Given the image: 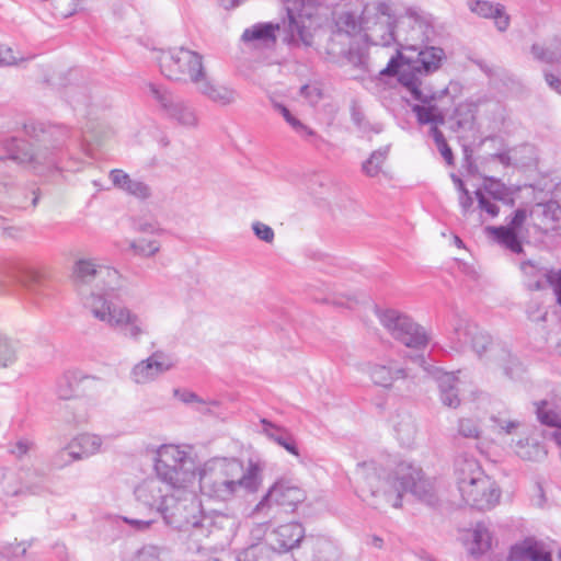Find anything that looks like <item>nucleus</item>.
Instances as JSON below:
<instances>
[{
    "label": "nucleus",
    "instance_id": "11",
    "mask_svg": "<svg viewBox=\"0 0 561 561\" xmlns=\"http://www.w3.org/2000/svg\"><path fill=\"white\" fill-rule=\"evenodd\" d=\"M184 486L174 488L160 516L165 525L180 530L192 531L194 536L202 513L197 496Z\"/></svg>",
    "mask_w": 561,
    "mask_h": 561
},
{
    "label": "nucleus",
    "instance_id": "23",
    "mask_svg": "<svg viewBox=\"0 0 561 561\" xmlns=\"http://www.w3.org/2000/svg\"><path fill=\"white\" fill-rule=\"evenodd\" d=\"M529 217L538 231H554L561 226V206L551 196L547 201H536L529 210Z\"/></svg>",
    "mask_w": 561,
    "mask_h": 561
},
{
    "label": "nucleus",
    "instance_id": "60",
    "mask_svg": "<svg viewBox=\"0 0 561 561\" xmlns=\"http://www.w3.org/2000/svg\"><path fill=\"white\" fill-rule=\"evenodd\" d=\"M351 117L353 123L363 131L367 129L368 123L365 119L364 113L356 106L352 107Z\"/></svg>",
    "mask_w": 561,
    "mask_h": 561
},
{
    "label": "nucleus",
    "instance_id": "19",
    "mask_svg": "<svg viewBox=\"0 0 561 561\" xmlns=\"http://www.w3.org/2000/svg\"><path fill=\"white\" fill-rule=\"evenodd\" d=\"M175 366L173 357L163 351L153 352L148 358L138 362L130 370V379L136 385H148Z\"/></svg>",
    "mask_w": 561,
    "mask_h": 561
},
{
    "label": "nucleus",
    "instance_id": "29",
    "mask_svg": "<svg viewBox=\"0 0 561 561\" xmlns=\"http://www.w3.org/2000/svg\"><path fill=\"white\" fill-rule=\"evenodd\" d=\"M512 561H552L551 552L545 543L534 539H526L512 547L510 552Z\"/></svg>",
    "mask_w": 561,
    "mask_h": 561
},
{
    "label": "nucleus",
    "instance_id": "44",
    "mask_svg": "<svg viewBox=\"0 0 561 561\" xmlns=\"http://www.w3.org/2000/svg\"><path fill=\"white\" fill-rule=\"evenodd\" d=\"M537 420L540 424L561 430V411L546 400L535 402Z\"/></svg>",
    "mask_w": 561,
    "mask_h": 561
},
{
    "label": "nucleus",
    "instance_id": "56",
    "mask_svg": "<svg viewBox=\"0 0 561 561\" xmlns=\"http://www.w3.org/2000/svg\"><path fill=\"white\" fill-rule=\"evenodd\" d=\"M366 305H367V308H365L363 310V312L373 311L375 313V316H391V317L403 316L401 312L396 311L393 309H383L379 305L371 301L370 299H368L366 301ZM347 308L352 311L362 312L360 309H356V308L352 307L351 305H348Z\"/></svg>",
    "mask_w": 561,
    "mask_h": 561
},
{
    "label": "nucleus",
    "instance_id": "5",
    "mask_svg": "<svg viewBox=\"0 0 561 561\" xmlns=\"http://www.w3.org/2000/svg\"><path fill=\"white\" fill-rule=\"evenodd\" d=\"M30 139L10 138L4 141L5 157H0V164L13 161L35 172L44 169L59 168V159L69 130L61 125L30 123L24 125Z\"/></svg>",
    "mask_w": 561,
    "mask_h": 561
},
{
    "label": "nucleus",
    "instance_id": "25",
    "mask_svg": "<svg viewBox=\"0 0 561 561\" xmlns=\"http://www.w3.org/2000/svg\"><path fill=\"white\" fill-rule=\"evenodd\" d=\"M465 152H467V150ZM465 161L467 164V170L471 175L483 176L484 182L480 188H482L486 196L491 197L493 201L502 202L505 205L514 206L515 198L510 187H507L500 180L483 175L480 171V165L474 163L468 153H466Z\"/></svg>",
    "mask_w": 561,
    "mask_h": 561
},
{
    "label": "nucleus",
    "instance_id": "3",
    "mask_svg": "<svg viewBox=\"0 0 561 561\" xmlns=\"http://www.w3.org/2000/svg\"><path fill=\"white\" fill-rule=\"evenodd\" d=\"M154 470L157 477L139 482L134 496L139 505L160 515L173 489L194 478V462L179 446L163 445L157 450Z\"/></svg>",
    "mask_w": 561,
    "mask_h": 561
},
{
    "label": "nucleus",
    "instance_id": "40",
    "mask_svg": "<svg viewBox=\"0 0 561 561\" xmlns=\"http://www.w3.org/2000/svg\"><path fill=\"white\" fill-rule=\"evenodd\" d=\"M79 371H67L57 381L56 394L60 400L72 401L79 399L77 390L79 382L84 379Z\"/></svg>",
    "mask_w": 561,
    "mask_h": 561
},
{
    "label": "nucleus",
    "instance_id": "46",
    "mask_svg": "<svg viewBox=\"0 0 561 561\" xmlns=\"http://www.w3.org/2000/svg\"><path fill=\"white\" fill-rule=\"evenodd\" d=\"M389 147H382L371 152L370 157L363 162V172L370 178L376 176L387 159Z\"/></svg>",
    "mask_w": 561,
    "mask_h": 561
},
{
    "label": "nucleus",
    "instance_id": "45",
    "mask_svg": "<svg viewBox=\"0 0 561 561\" xmlns=\"http://www.w3.org/2000/svg\"><path fill=\"white\" fill-rule=\"evenodd\" d=\"M18 360V342L0 332V369L11 367Z\"/></svg>",
    "mask_w": 561,
    "mask_h": 561
},
{
    "label": "nucleus",
    "instance_id": "36",
    "mask_svg": "<svg viewBox=\"0 0 561 561\" xmlns=\"http://www.w3.org/2000/svg\"><path fill=\"white\" fill-rule=\"evenodd\" d=\"M346 41L336 44H328L327 53L332 56V58L343 56L353 66L364 68L367 59L366 51L358 45L354 46L353 44H348V48L346 49Z\"/></svg>",
    "mask_w": 561,
    "mask_h": 561
},
{
    "label": "nucleus",
    "instance_id": "64",
    "mask_svg": "<svg viewBox=\"0 0 561 561\" xmlns=\"http://www.w3.org/2000/svg\"><path fill=\"white\" fill-rule=\"evenodd\" d=\"M15 61L12 50L0 46V66L12 65Z\"/></svg>",
    "mask_w": 561,
    "mask_h": 561
},
{
    "label": "nucleus",
    "instance_id": "7",
    "mask_svg": "<svg viewBox=\"0 0 561 561\" xmlns=\"http://www.w3.org/2000/svg\"><path fill=\"white\" fill-rule=\"evenodd\" d=\"M312 24L310 15L286 7V18L280 23L256 24L243 32L242 39L273 44L276 41L275 32H278L283 41L289 45L310 47L313 44Z\"/></svg>",
    "mask_w": 561,
    "mask_h": 561
},
{
    "label": "nucleus",
    "instance_id": "2",
    "mask_svg": "<svg viewBox=\"0 0 561 561\" xmlns=\"http://www.w3.org/2000/svg\"><path fill=\"white\" fill-rule=\"evenodd\" d=\"M357 491L364 502L374 508L402 505L404 493L411 492L427 505L434 506L437 496L433 483L424 479L421 468L400 461L393 469H386L374 461L363 462L356 469Z\"/></svg>",
    "mask_w": 561,
    "mask_h": 561
},
{
    "label": "nucleus",
    "instance_id": "24",
    "mask_svg": "<svg viewBox=\"0 0 561 561\" xmlns=\"http://www.w3.org/2000/svg\"><path fill=\"white\" fill-rule=\"evenodd\" d=\"M334 554L332 542L322 536H306L299 549L296 550L295 561H331Z\"/></svg>",
    "mask_w": 561,
    "mask_h": 561
},
{
    "label": "nucleus",
    "instance_id": "32",
    "mask_svg": "<svg viewBox=\"0 0 561 561\" xmlns=\"http://www.w3.org/2000/svg\"><path fill=\"white\" fill-rule=\"evenodd\" d=\"M337 31L330 38L329 44L348 41L350 36L363 33L362 14L357 15L350 11L340 13L335 22Z\"/></svg>",
    "mask_w": 561,
    "mask_h": 561
},
{
    "label": "nucleus",
    "instance_id": "6",
    "mask_svg": "<svg viewBox=\"0 0 561 561\" xmlns=\"http://www.w3.org/2000/svg\"><path fill=\"white\" fill-rule=\"evenodd\" d=\"M263 466L249 460L243 470L238 460L213 459L199 470V490L204 496L226 502L234 497L239 489L256 492L262 483Z\"/></svg>",
    "mask_w": 561,
    "mask_h": 561
},
{
    "label": "nucleus",
    "instance_id": "1",
    "mask_svg": "<svg viewBox=\"0 0 561 561\" xmlns=\"http://www.w3.org/2000/svg\"><path fill=\"white\" fill-rule=\"evenodd\" d=\"M411 28L410 37L398 42L396 56L391 57L387 67L380 71L386 76H398V80L417 102L427 103L431 100L448 95V88L435 91L424 82V77L437 71L446 58L443 48L424 44L423 36L428 37L432 26L419 15L410 13L405 21Z\"/></svg>",
    "mask_w": 561,
    "mask_h": 561
},
{
    "label": "nucleus",
    "instance_id": "62",
    "mask_svg": "<svg viewBox=\"0 0 561 561\" xmlns=\"http://www.w3.org/2000/svg\"><path fill=\"white\" fill-rule=\"evenodd\" d=\"M124 523L131 526L134 529L142 531L146 529H149L153 523V520H144V519H135V518H128L123 517Z\"/></svg>",
    "mask_w": 561,
    "mask_h": 561
},
{
    "label": "nucleus",
    "instance_id": "35",
    "mask_svg": "<svg viewBox=\"0 0 561 561\" xmlns=\"http://www.w3.org/2000/svg\"><path fill=\"white\" fill-rule=\"evenodd\" d=\"M446 95H443L440 99L431 100L427 103L420 102L421 104L412 105V112L415 114L417 122L422 125H443L445 123L446 110L440 108L433 102L440 101Z\"/></svg>",
    "mask_w": 561,
    "mask_h": 561
},
{
    "label": "nucleus",
    "instance_id": "42",
    "mask_svg": "<svg viewBox=\"0 0 561 561\" xmlns=\"http://www.w3.org/2000/svg\"><path fill=\"white\" fill-rule=\"evenodd\" d=\"M393 427L402 445L410 446L413 443L416 435V425L411 414H397Z\"/></svg>",
    "mask_w": 561,
    "mask_h": 561
},
{
    "label": "nucleus",
    "instance_id": "48",
    "mask_svg": "<svg viewBox=\"0 0 561 561\" xmlns=\"http://www.w3.org/2000/svg\"><path fill=\"white\" fill-rule=\"evenodd\" d=\"M271 550L268 545H252L239 554L238 561H270Z\"/></svg>",
    "mask_w": 561,
    "mask_h": 561
},
{
    "label": "nucleus",
    "instance_id": "20",
    "mask_svg": "<svg viewBox=\"0 0 561 561\" xmlns=\"http://www.w3.org/2000/svg\"><path fill=\"white\" fill-rule=\"evenodd\" d=\"M305 529L299 523H287L275 527L266 535V542L273 551L286 553L299 549L305 539Z\"/></svg>",
    "mask_w": 561,
    "mask_h": 561
},
{
    "label": "nucleus",
    "instance_id": "31",
    "mask_svg": "<svg viewBox=\"0 0 561 561\" xmlns=\"http://www.w3.org/2000/svg\"><path fill=\"white\" fill-rule=\"evenodd\" d=\"M428 366L431 367L432 371V374H428V376H434L437 379L443 404L449 408H457L460 403L457 389L458 379L454 376V374H439L437 368L431 366L430 364ZM425 377H427V375Z\"/></svg>",
    "mask_w": 561,
    "mask_h": 561
},
{
    "label": "nucleus",
    "instance_id": "37",
    "mask_svg": "<svg viewBox=\"0 0 561 561\" xmlns=\"http://www.w3.org/2000/svg\"><path fill=\"white\" fill-rule=\"evenodd\" d=\"M90 417V403L87 399L80 398L65 404L61 419L65 423L71 425H81L88 422Z\"/></svg>",
    "mask_w": 561,
    "mask_h": 561
},
{
    "label": "nucleus",
    "instance_id": "18",
    "mask_svg": "<svg viewBox=\"0 0 561 561\" xmlns=\"http://www.w3.org/2000/svg\"><path fill=\"white\" fill-rule=\"evenodd\" d=\"M382 325L393 339L408 347H423L428 343L427 331L412 318H380Z\"/></svg>",
    "mask_w": 561,
    "mask_h": 561
},
{
    "label": "nucleus",
    "instance_id": "12",
    "mask_svg": "<svg viewBox=\"0 0 561 561\" xmlns=\"http://www.w3.org/2000/svg\"><path fill=\"white\" fill-rule=\"evenodd\" d=\"M363 370L375 385L383 388L392 387L393 381L397 379H409L415 382L432 374L431 367L422 354L405 356L402 366L393 365L392 360L388 364L367 363L364 365Z\"/></svg>",
    "mask_w": 561,
    "mask_h": 561
},
{
    "label": "nucleus",
    "instance_id": "8",
    "mask_svg": "<svg viewBox=\"0 0 561 561\" xmlns=\"http://www.w3.org/2000/svg\"><path fill=\"white\" fill-rule=\"evenodd\" d=\"M457 485L462 500L479 511L493 508L501 492L495 482L486 477L473 459L459 461L456 467Z\"/></svg>",
    "mask_w": 561,
    "mask_h": 561
},
{
    "label": "nucleus",
    "instance_id": "4",
    "mask_svg": "<svg viewBox=\"0 0 561 561\" xmlns=\"http://www.w3.org/2000/svg\"><path fill=\"white\" fill-rule=\"evenodd\" d=\"M121 275L91 259H80L73 266V282L83 307L93 316H131L117 290Z\"/></svg>",
    "mask_w": 561,
    "mask_h": 561
},
{
    "label": "nucleus",
    "instance_id": "52",
    "mask_svg": "<svg viewBox=\"0 0 561 561\" xmlns=\"http://www.w3.org/2000/svg\"><path fill=\"white\" fill-rule=\"evenodd\" d=\"M30 546L31 543L28 541L4 542L0 547V553L7 558H19L25 554Z\"/></svg>",
    "mask_w": 561,
    "mask_h": 561
},
{
    "label": "nucleus",
    "instance_id": "53",
    "mask_svg": "<svg viewBox=\"0 0 561 561\" xmlns=\"http://www.w3.org/2000/svg\"><path fill=\"white\" fill-rule=\"evenodd\" d=\"M163 551L164 550L158 546H144L137 552L135 561H163L161 557Z\"/></svg>",
    "mask_w": 561,
    "mask_h": 561
},
{
    "label": "nucleus",
    "instance_id": "59",
    "mask_svg": "<svg viewBox=\"0 0 561 561\" xmlns=\"http://www.w3.org/2000/svg\"><path fill=\"white\" fill-rule=\"evenodd\" d=\"M491 421L494 423L496 427H499L501 431H504L507 434H511L519 425V423L516 421H508L496 415H492Z\"/></svg>",
    "mask_w": 561,
    "mask_h": 561
},
{
    "label": "nucleus",
    "instance_id": "39",
    "mask_svg": "<svg viewBox=\"0 0 561 561\" xmlns=\"http://www.w3.org/2000/svg\"><path fill=\"white\" fill-rule=\"evenodd\" d=\"M20 472H23L22 477V496L37 495L44 492L46 474L32 468H20Z\"/></svg>",
    "mask_w": 561,
    "mask_h": 561
},
{
    "label": "nucleus",
    "instance_id": "54",
    "mask_svg": "<svg viewBox=\"0 0 561 561\" xmlns=\"http://www.w3.org/2000/svg\"><path fill=\"white\" fill-rule=\"evenodd\" d=\"M458 433L466 438H479L481 430L473 419H460Z\"/></svg>",
    "mask_w": 561,
    "mask_h": 561
},
{
    "label": "nucleus",
    "instance_id": "57",
    "mask_svg": "<svg viewBox=\"0 0 561 561\" xmlns=\"http://www.w3.org/2000/svg\"><path fill=\"white\" fill-rule=\"evenodd\" d=\"M252 230H253L254 234L256 236V238H259L260 240H262L266 243L273 242L275 234H274V230L270 226H267L261 221H254L252 224Z\"/></svg>",
    "mask_w": 561,
    "mask_h": 561
},
{
    "label": "nucleus",
    "instance_id": "49",
    "mask_svg": "<svg viewBox=\"0 0 561 561\" xmlns=\"http://www.w3.org/2000/svg\"><path fill=\"white\" fill-rule=\"evenodd\" d=\"M282 116L302 138L310 141L318 138L316 131L301 123L297 117H295L288 108H282Z\"/></svg>",
    "mask_w": 561,
    "mask_h": 561
},
{
    "label": "nucleus",
    "instance_id": "51",
    "mask_svg": "<svg viewBox=\"0 0 561 561\" xmlns=\"http://www.w3.org/2000/svg\"><path fill=\"white\" fill-rule=\"evenodd\" d=\"M477 202H478V208L481 211L486 213L491 218H495L499 216L500 208L499 206L493 203L491 197L486 196L482 188H478L474 192Z\"/></svg>",
    "mask_w": 561,
    "mask_h": 561
},
{
    "label": "nucleus",
    "instance_id": "13",
    "mask_svg": "<svg viewBox=\"0 0 561 561\" xmlns=\"http://www.w3.org/2000/svg\"><path fill=\"white\" fill-rule=\"evenodd\" d=\"M148 89L168 119L185 128H195L198 125L196 111L190 101L163 85L148 83Z\"/></svg>",
    "mask_w": 561,
    "mask_h": 561
},
{
    "label": "nucleus",
    "instance_id": "17",
    "mask_svg": "<svg viewBox=\"0 0 561 561\" xmlns=\"http://www.w3.org/2000/svg\"><path fill=\"white\" fill-rule=\"evenodd\" d=\"M527 218V210L517 208L513 215L507 218L504 226H488L485 232L491 236L499 244L508 249L513 253L522 254L524 249L519 238V230Z\"/></svg>",
    "mask_w": 561,
    "mask_h": 561
},
{
    "label": "nucleus",
    "instance_id": "34",
    "mask_svg": "<svg viewBox=\"0 0 561 561\" xmlns=\"http://www.w3.org/2000/svg\"><path fill=\"white\" fill-rule=\"evenodd\" d=\"M260 423L262 425V433H264L271 440L285 448L289 454L299 457L296 440L288 431L266 419H261Z\"/></svg>",
    "mask_w": 561,
    "mask_h": 561
},
{
    "label": "nucleus",
    "instance_id": "16",
    "mask_svg": "<svg viewBox=\"0 0 561 561\" xmlns=\"http://www.w3.org/2000/svg\"><path fill=\"white\" fill-rule=\"evenodd\" d=\"M456 333L460 342L471 343L473 351L480 358L486 355V358L490 360L505 363L511 356L510 351L504 344L494 343L490 334L476 324L468 322L463 328L458 325Z\"/></svg>",
    "mask_w": 561,
    "mask_h": 561
},
{
    "label": "nucleus",
    "instance_id": "58",
    "mask_svg": "<svg viewBox=\"0 0 561 561\" xmlns=\"http://www.w3.org/2000/svg\"><path fill=\"white\" fill-rule=\"evenodd\" d=\"M473 198L468 190H463L459 195V206L465 217L469 216L472 210Z\"/></svg>",
    "mask_w": 561,
    "mask_h": 561
},
{
    "label": "nucleus",
    "instance_id": "26",
    "mask_svg": "<svg viewBox=\"0 0 561 561\" xmlns=\"http://www.w3.org/2000/svg\"><path fill=\"white\" fill-rule=\"evenodd\" d=\"M101 446L102 438L99 435L84 433L72 438L60 455L68 456L69 461L82 460L95 455Z\"/></svg>",
    "mask_w": 561,
    "mask_h": 561
},
{
    "label": "nucleus",
    "instance_id": "15",
    "mask_svg": "<svg viewBox=\"0 0 561 561\" xmlns=\"http://www.w3.org/2000/svg\"><path fill=\"white\" fill-rule=\"evenodd\" d=\"M522 284L529 291H541L551 287L557 304L561 306V268L550 267L541 260H523L519 263Z\"/></svg>",
    "mask_w": 561,
    "mask_h": 561
},
{
    "label": "nucleus",
    "instance_id": "22",
    "mask_svg": "<svg viewBox=\"0 0 561 561\" xmlns=\"http://www.w3.org/2000/svg\"><path fill=\"white\" fill-rule=\"evenodd\" d=\"M531 54L535 59L556 66L554 72L545 71L547 84L561 94V41L554 39L549 45L534 44Z\"/></svg>",
    "mask_w": 561,
    "mask_h": 561
},
{
    "label": "nucleus",
    "instance_id": "33",
    "mask_svg": "<svg viewBox=\"0 0 561 561\" xmlns=\"http://www.w3.org/2000/svg\"><path fill=\"white\" fill-rule=\"evenodd\" d=\"M22 477L20 468L0 466V499L22 496Z\"/></svg>",
    "mask_w": 561,
    "mask_h": 561
},
{
    "label": "nucleus",
    "instance_id": "38",
    "mask_svg": "<svg viewBox=\"0 0 561 561\" xmlns=\"http://www.w3.org/2000/svg\"><path fill=\"white\" fill-rule=\"evenodd\" d=\"M492 546L490 530L484 524H477L471 533V540L468 543V552L473 559L486 553Z\"/></svg>",
    "mask_w": 561,
    "mask_h": 561
},
{
    "label": "nucleus",
    "instance_id": "14",
    "mask_svg": "<svg viewBox=\"0 0 561 561\" xmlns=\"http://www.w3.org/2000/svg\"><path fill=\"white\" fill-rule=\"evenodd\" d=\"M307 499L306 491L288 479H279L270 486L267 493L255 505L252 514L271 516L273 505L280 506L285 511L294 512L296 507Z\"/></svg>",
    "mask_w": 561,
    "mask_h": 561
},
{
    "label": "nucleus",
    "instance_id": "43",
    "mask_svg": "<svg viewBox=\"0 0 561 561\" xmlns=\"http://www.w3.org/2000/svg\"><path fill=\"white\" fill-rule=\"evenodd\" d=\"M16 278L24 288L34 294L44 293L48 287L45 276L33 268L21 270Z\"/></svg>",
    "mask_w": 561,
    "mask_h": 561
},
{
    "label": "nucleus",
    "instance_id": "21",
    "mask_svg": "<svg viewBox=\"0 0 561 561\" xmlns=\"http://www.w3.org/2000/svg\"><path fill=\"white\" fill-rule=\"evenodd\" d=\"M234 527L236 519L233 516L216 511L209 514L202 512L194 536L214 537L215 540L227 539Z\"/></svg>",
    "mask_w": 561,
    "mask_h": 561
},
{
    "label": "nucleus",
    "instance_id": "61",
    "mask_svg": "<svg viewBox=\"0 0 561 561\" xmlns=\"http://www.w3.org/2000/svg\"><path fill=\"white\" fill-rule=\"evenodd\" d=\"M135 229L139 232L156 233L159 231L156 221L138 220L135 222Z\"/></svg>",
    "mask_w": 561,
    "mask_h": 561
},
{
    "label": "nucleus",
    "instance_id": "10",
    "mask_svg": "<svg viewBox=\"0 0 561 561\" xmlns=\"http://www.w3.org/2000/svg\"><path fill=\"white\" fill-rule=\"evenodd\" d=\"M161 73L169 80L187 82L195 87L207 73L203 56L185 47L161 50L157 57Z\"/></svg>",
    "mask_w": 561,
    "mask_h": 561
},
{
    "label": "nucleus",
    "instance_id": "47",
    "mask_svg": "<svg viewBox=\"0 0 561 561\" xmlns=\"http://www.w3.org/2000/svg\"><path fill=\"white\" fill-rule=\"evenodd\" d=\"M174 397H176L179 400H181L183 403H198L202 407L197 409L198 412L203 414H211L213 411L210 407H218L219 402L217 400H210L206 401L198 397L195 392L188 391V390H180L174 389L173 391Z\"/></svg>",
    "mask_w": 561,
    "mask_h": 561
},
{
    "label": "nucleus",
    "instance_id": "9",
    "mask_svg": "<svg viewBox=\"0 0 561 561\" xmlns=\"http://www.w3.org/2000/svg\"><path fill=\"white\" fill-rule=\"evenodd\" d=\"M396 16L388 1H374L362 10L364 39L375 46H389L400 41V31H394Z\"/></svg>",
    "mask_w": 561,
    "mask_h": 561
},
{
    "label": "nucleus",
    "instance_id": "55",
    "mask_svg": "<svg viewBox=\"0 0 561 561\" xmlns=\"http://www.w3.org/2000/svg\"><path fill=\"white\" fill-rule=\"evenodd\" d=\"M33 447L34 443L31 439L21 437L16 442L9 445V453L15 458L21 459L27 455V453L32 450Z\"/></svg>",
    "mask_w": 561,
    "mask_h": 561
},
{
    "label": "nucleus",
    "instance_id": "41",
    "mask_svg": "<svg viewBox=\"0 0 561 561\" xmlns=\"http://www.w3.org/2000/svg\"><path fill=\"white\" fill-rule=\"evenodd\" d=\"M107 320V325L118 334L137 340L144 333L139 318H101Z\"/></svg>",
    "mask_w": 561,
    "mask_h": 561
},
{
    "label": "nucleus",
    "instance_id": "63",
    "mask_svg": "<svg viewBox=\"0 0 561 561\" xmlns=\"http://www.w3.org/2000/svg\"><path fill=\"white\" fill-rule=\"evenodd\" d=\"M82 142L91 144V142H100L99 135H94V124H88L87 128L82 131Z\"/></svg>",
    "mask_w": 561,
    "mask_h": 561
},
{
    "label": "nucleus",
    "instance_id": "50",
    "mask_svg": "<svg viewBox=\"0 0 561 561\" xmlns=\"http://www.w3.org/2000/svg\"><path fill=\"white\" fill-rule=\"evenodd\" d=\"M129 248L136 255L150 257L160 251V243L156 240L140 239L138 241H131Z\"/></svg>",
    "mask_w": 561,
    "mask_h": 561
},
{
    "label": "nucleus",
    "instance_id": "28",
    "mask_svg": "<svg viewBox=\"0 0 561 561\" xmlns=\"http://www.w3.org/2000/svg\"><path fill=\"white\" fill-rule=\"evenodd\" d=\"M108 179L114 187L135 198L144 201L151 196V188L147 183L138 179H133L128 173L121 169L111 170Z\"/></svg>",
    "mask_w": 561,
    "mask_h": 561
},
{
    "label": "nucleus",
    "instance_id": "30",
    "mask_svg": "<svg viewBox=\"0 0 561 561\" xmlns=\"http://www.w3.org/2000/svg\"><path fill=\"white\" fill-rule=\"evenodd\" d=\"M196 90L214 103L226 106L234 103L238 99V92L229 87L215 84L208 75L196 85Z\"/></svg>",
    "mask_w": 561,
    "mask_h": 561
},
{
    "label": "nucleus",
    "instance_id": "27",
    "mask_svg": "<svg viewBox=\"0 0 561 561\" xmlns=\"http://www.w3.org/2000/svg\"><path fill=\"white\" fill-rule=\"evenodd\" d=\"M469 10L482 19L494 20L499 32H505L511 24V16L506 13L502 3H494L488 0H468Z\"/></svg>",
    "mask_w": 561,
    "mask_h": 561
}]
</instances>
